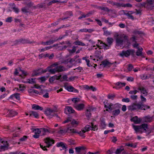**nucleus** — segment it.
<instances>
[{
    "label": "nucleus",
    "instance_id": "obj_1",
    "mask_svg": "<svg viewBox=\"0 0 154 154\" xmlns=\"http://www.w3.org/2000/svg\"><path fill=\"white\" fill-rule=\"evenodd\" d=\"M128 37L125 34H121L117 35L116 39V44L117 45L119 46L123 44L125 42L128 41Z\"/></svg>",
    "mask_w": 154,
    "mask_h": 154
},
{
    "label": "nucleus",
    "instance_id": "obj_2",
    "mask_svg": "<svg viewBox=\"0 0 154 154\" xmlns=\"http://www.w3.org/2000/svg\"><path fill=\"white\" fill-rule=\"evenodd\" d=\"M113 39L112 38L108 37L107 38L106 41L108 45L106 44L105 43H103L102 41H101L99 40H98V41L100 42V44H102V47L104 50H107L109 49L111 45L112 44L113 42Z\"/></svg>",
    "mask_w": 154,
    "mask_h": 154
},
{
    "label": "nucleus",
    "instance_id": "obj_3",
    "mask_svg": "<svg viewBox=\"0 0 154 154\" xmlns=\"http://www.w3.org/2000/svg\"><path fill=\"white\" fill-rule=\"evenodd\" d=\"M133 128L136 132H140L141 133H143L142 131V129H143L145 131H146V129L148 128V125L146 124H143L140 126L133 125Z\"/></svg>",
    "mask_w": 154,
    "mask_h": 154
},
{
    "label": "nucleus",
    "instance_id": "obj_4",
    "mask_svg": "<svg viewBox=\"0 0 154 154\" xmlns=\"http://www.w3.org/2000/svg\"><path fill=\"white\" fill-rule=\"evenodd\" d=\"M66 132L68 133H75L77 132L74 128L70 127H68L64 129H61L58 132L60 134H62Z\"/></svg>",
    "mask_w": 154,
    "mask_h": 154
},
{
    "label": "nucleus",
    "instance_id": "obj_5",
    "mask_svg": "<svg viewBox=\"0 0 154 154\" xmlns=\"http://www.w3.org/2000/svg\"><path fill=\"white\" fill-rule=\"evenodd\" d=\"M141 107L140 105V103H134L131 104L130 105L128 106V110L131 111L134 110H137L140 109Z\"/></svg>",
    "mask_w": 154,
    "mask_h": 154
},
{
    "label": "nucleus",
    "instance_id": "obj_6",
    "mask_svg": "<svg viewBox=\"0 0 154 154\" xmlns=\"http://www.w3.org/2000/svg\"><path fill=\"white\" fill-rule=\"evenodd\" d=\"M32 131L35 133V134H39L41 133H42L43 135H45V133L48 131L47 129L45 128H41L40 129L32 128L31 129Z\"/></svg>",
    "mask_w": 154,
    "mask_h": 154
},
{
    "label": "nucleus",
    "instance_id": "obj_7",
    "mask_svg": "<svg viewBox=\"0 0 154 154\" xmlns=\"http://www.w3.org/2000/svg\"><path fill=\"white\" fill-rule=\"evenodd\" d=\"M48 67H47L46 69L45 70H43L42 69H39L37 70L34 71L32 75L33 76H38L42 73H43L46 72L48 70Z\"/></svg>",
    "mask_w": 154,
    "mask_h": 154
},
{
    "label": "nucleus",
    "instance_id": "obj_8",
    "mask_svg": "<svg viewBox=\"0 0 154 154\" xmlns=\"http://www.w3.org/2000/svg\"><path fill=\"white\" fill-rule=\"evenodd\" d=\"M3 145H0V152L4 151L8 149L9 145L8 142L6 141H2L1 142Z\"/></svg>",
    "mask_w": 154,
    "mask_h": 154
},
{
    "label": "nucleus",
    "instance_id": "obj_9",
    "mask_svg": "<svg viewBox=\"0 0 154 154\" xmlns=\"http://www.w3.org/2000/svg\"><path fill=\"white\" fill-rule=\"evenodd\" d=\"M76 154H82L86 149L84 146H79L76 147L75 148Z\"/></svg>",
    "mask_w": 154,
    "mask_h": 154
},
{
    "label": "nucleus",
    "instance_id": "obj_10",
    "mask_svg": "<svg viewBox=\"0 0 154 154\" xmlns=\"http://www.w3.org/2000/svg\"><path fill=\"white\" fill-rule=\"evenodd\" d=\"M154 6L153 2L152 0H147L146 8L148 10H152Z\"/></svg>",
    "mask_w": 154,
    "mask_h": 154
},
{
    "label": "nucleus",
    "instance_id": "obj_11",
    "mask_svg": "<svg viewBox=\"0 0 154 154\" xmlns=\"http://www.w3.org/2000/svg\"><path fill=\"white\" fill-rule=\"evenodd\" d=\"M57 111V108L55 106L53 108H49V118H52L54 116V112Z\"/></svg>",
    "mask_w": 154,
    "mask_h": 154
},
{
    "label": "nucleus",
    "instance_id": "obj_12",
    "mask_svg": "<svg viewBox=\"0 0 154 154\" xmlns=\"http://www.w3.org/2000/svg\"><path fill=\"white\" fill-rule=\"evenodd\" d=\"M136 52V54L137 56L141 57H144V54L142 52L143 49L142 47L138 48Z\"/></svg>",
    "mask_w": 154,
    "mask_h": 154
},
{
    "label": "nucleus",
    "instance_id": "obj_13",
    "mask_svg": "<svg viewBox=\"0 0 154 154\" xmlns=\"http://www.w3.org/2000/svg\"><path fill=\"white\" fill-rule=\"evenodd\" d=\"M119 55L122 57L125 56L128 57L130 55L129 49L127 51H123L119 54Z\"/></svg>",
    "mask_w": 154,
    "mask_h": 154
},
{
    "label": "nucleus",
    "instance_id": "obj_14",
    "mask_svg": "<svg viewBox=\"0 0 154 154\" xmlns=\"http://www.w3.org/2000/svg\"><path fill=\"white\" fill-rule=\"evenodd\" d=\"M106 126V124L105 122V119L103 118L100 119V127L101 129H104Z\"/></svg>",
    "mask_w": 154,
    "mask_h": 154
},
{
    "label": "nucleus",
    "instance_id": "obj_15",
    "mask_svg": "<svg viewBox=\"0 0 154 154\" xmlns=\"http://www.w3.org/2000/svg\"><path fill=\"white\" fill-rule=\"evenodd\" d=\"M16 43L19 44L20 43H31L27 39H20L16 41Z\"/></svg>",
    "mask_w": 154,
    "mask_h": 154
},
{
    "label": "nucleus",
    "instance_id": "obj_16",
    "mask_svg": "<svg viewBox=\"0 0 154 154\" xmlns=\"http://www.w3.org/2000/svg\"><path fill=\"white\" fill-rule=\"evenodd\" d=\"M74 106L77 109L79 110H81L84 108V105L82 103L79 104L78 105L75 104Z\"/></svg>",
    "mask_w": 154,
    "mask_h": 154
},
{
    "label": "nucleus",
    "instance_id": "obj_17",
    "mask_svg": "<svg viewBox=\"0 0 154 154\" xmlns=\"http://www.w3.org/2000/svg\"><path fill=\"white\" fill-rule=\"evenodd\" d=\"M131 121L134 122L135 124H139L141 121L140 119H138V118L137 116L133 117L131 119Z\"/></svg>",
    "mask_w": 154,
    "mask_h": 154
},
{
    "label": "nucleus",
    "instance_id": "obj_18",
    "mask_svg": "<svg viewBox=\"0 0 154 154\" xmlns=\"http://www.w3.org/2000/svg\"><path fill=\"white\" fill-rule=\"evenodd\" d=\"M93 110V109L91 107H89L87 109L86 116L88 118H90L91 116V112Z\"/></svg>",
    "mask_w": 154,
    "mask_h": 154
},
{
    "label": "nucleus",
    "instance_id": "obj_19",
    "mask_svg": "<svg viewBox=\"0 0 154 154\" xmlns=\"http://www.w3.org/2000/svg\"><path fill=\"white\" fill-rule=\"evenodd\" d=\"M32 108L33 109L42 110L43 109V108L41 106H40L36 104H33L32 106Z\"/></svg>",
    "mask_w": 154,
    "mask_h": 154
},
{
    "label": "nucleus",
    "instance_id": "obj_20",
    "mask_svg": "<svg viewBox=\"0 0 154 154\" xmlns=\"http://www.w3.org/2000/svg\"><path fill=\"white\" fill-rule=\"evenodd\" d=\"M17 113L15 111L11 110L10 111L7 116L9 117H13L17 115Z\"/></svg>",
    "mask_w": 154,
    "mask_h": 154
},
{
    "label": "nucleus",
    "instance_id": "obj_21",
    "mask_svg": "<svg viewBox=\"0 0 154 154\" xmlns=\"http://www.w3.org/2000/svg\"><path fill=\"white\" fill-rule=\"evenodd\" d=\"M145 121L146 122H152L153 119V116L150 117L149 116H147L144 117Z\"/></svg>",
    "mask_w": 154,
    "mask_h": 154
},
{
    "label": "nucleus",
    "instance_id": "obj_22",
    "mask_svg": "<svg viewBox=\"0 0 154 154\" xmlns=\"http://www.w3.org/2000/svg\"><path fill=\"white\" fill-rule=\"evenodd\" d=\"M101 63L103 65L104 67H105L107 66H109L113 64V63H110L106 60H105L102 61L101 62Z\"/></svg>",
    "mask_w": 154,
    "mask_h": 154
},
{
    "label": "nucleus",
    "instance_id": "obj_23",
    "mask_svg": "<svg viewBox=\"0 0 154 154\" xmlns=\"http://www.w3.org/2000/svg\"><path fill=\"white\" fill-rule=\"evenodd\" d=\"M138 89L140 91L141 93L144 94L145 96H146L147 95V92L144 88L142 87H139L138 88Z\"/></svg>",
    "mask_w": 154,
    "mask_h": 154
},
{
    "label": "nucleus",
    "instance_id": "obj_24",
    "mask_svg": "<svg viewBox=\"0 0 154 154\" xmlns=\"http://www.w3.org/2000/svg\"><path fill=\"white\" fill-rule=\"evenodd\" d=\"M140 105L141 106V107H140V109L141 110H145L147 109L150 108V106L145 105L141 102L140 103Z\"/></svg>",
    "mask_w": 154,
    "mask_h": 154
},
{
    "label": "nucleus",
    "instance_id": "obj_25",
    "mask_svg": "<svg viewBox=\"0 0 154 154\" xmlns=\"http://www.w3.org/2000/svg\"><path fill=\"white\" fill-rule=\"evenodd\" d=\"M57 72H61L64 71L65 69L63 67L61 66H59L56 67Z\"/></svg>",
    "mask_w": 154,
    "mask_h": 154
},
{
    "label": "nucleus",
    "instance_id": "obj_26",
    "mask_svg": "<svg viewBox=\"0 0 154 154\" xmlns=\"http://www.w3.org/2000/svg\"><path fill=\"white\" fill-rule=\"evenodd\" d=\"M29 115L30 116H33L35 118H38L39 116L38 113L35 111H32L30 112Z\"/></svg>",
    "mask_w": 154,
    "mask_h": 154
},
{
    "label": "nucleus",
    "instance_id": "obj_27",
    "mask_svg": "<svg viewBox=\"0 0 154 154\" xmlns=\"http://www.w3.org/2000/svg\"><path fill=\"white\" fill-rule=\"evenodd\" d=\"M66 110L69 113H73L75 112V110L72 109V108L69 106H67L66 109Z\"/></svg>",
    "mask_w": 154,
    "mask_h": 154
},
{
    "label": "nucleus",
    "instance_id": "obj_28",
    "mask_svg": "<svg viewBox=\"0 0 154 154\" xmlns=\"http://www.w3.org/2000/svg\"><path fill=\"white\" fill-rule=\"evenodd\" d=\"M20 94H19L18 93H16L10 96V98H15L17 100H20Z\"/></svg>",
    "mask_w": 154,
    "mask_h": 154
},
{
    "label": "nucleus",
    "instance_id": "obj_29",
    "mask_svg": "<svg viewBox=\"0 0 154 154\" xmlns=\"http://www.w3.org/2000/svg\"><path fill=\"white\" fill-rule=\"evenodd\" d=\"M65 144H64L63 142H60L57 143V147H62L63 149H66L67 147H66Z\"/></svg>",
    "mask_w": 154,
    "mask_h": 154
},
{
    "label": "nucleus",
    "instance_id": "obj_30",
    "mask_svg": "<svg viewBox=\"0 0 154 154\" xmlns=\"http://www.w3.org/2000/svg\"><path fill=\"white\" fill-rule=\"evenodd\" d=\"M116 85L119 87V89L122 87L125 86L126 85V84L124 82L122 83L121 82H118L116 84Z\"/></svg>",
    "mask_w": 154,
    "mask_h": 154
},
{
    "label": "nucleus",
    "instance_id": "obj_31",
    "mask_svg": "<svg viewBox=\"0 0 154 154\" xmlns=\"http://www.w3.org/2000/svg\"><path fill=\"white\" fill-rule=\"evenodd\" d=\"M120 110L119 109H116L112 112V114L113 116H117L120 113Z\"/></svg>",
    "mask_w": 154,
    "mask_h": 154
},
{
    "label": "nucleus",
    "instance_id": "obj_32",
    "mask_svg": "<svg viewBox=\"0 0 154 154\" xmlns=\"http://www.w3.org/2000/svg\"><path fill=\"white\" fill-rule=\"evenodd\" d=\"M66 89L68 91L70 92H73L74 89V88L71 86H65Z\"/></svg>",
    "mask_w": 154,
    "mask_h": 154
},
{
    "label": "nucleus",
    "instance_id": "obj_33",
    "mask_svg": "<svg viewBox=\"0 0 154 154\" xmlns=\"http://www.w3.org/2000/svg\"><path fill=\"white\" fill-rule=\"evenodd\" d=\"M55 140L52 139L49 137V147L52 145L54 143Z\"/></svg>",
    "mask_w": 154,
    "mask_h": 154
},
{
    "label": "nucleus",
    "instance_id": "obj_34",
    "mask_svg": "<svg viewBox=\"0 0 154 154\" xmlns=\"http://www.w3.org/2000/svg\"><path fill=\"white\" fill-rule=\"evenodd\" d=\"M123 147V146H122L121 147V148L117 149L115 153L116 154H120L121 152L123 150H124V149L123 148H121Z\"/></svg>",
    "mask_w": 154,
    "mask_h": 154
},
{
    "label": "nucleus",
    "instance_id": "obj_35",
    "mask_svg": "<svg viewBox=\"0 0 154 154\" xmlns=\"http://www.w3.org/2000/svg\"><path fill=\"white\" fill-rule=\"evenodd\" d=\"M121 105L119 103H116L112 107V109H119L121 108Z\"/></svg>",
    "mask_w": 154,
    "mask_h": 154
},
{
    "label": "nucleus",
    "instance_id": "obj_36",
    "mask_svg": "<svg viewBox=\"0 0 154 154\" xmlns=\"http://www.w3.org/2000/svg\"><path fill=\"white\" fill-rule=\"evenodd\" d=\"M93 129V127H92V126L87 125L85 127V129L86 131V132L87 131H89L90 130H92V129Z\"/></svg>",
    "mask_w": 154,
    "mask_h": 154
},
{
    "label": "nucleus",
    "instance_id": "obj_37",
    "mask_svg": "<svg viewBox=\"0 0 154 154\" xmlns=\"http://www.w3.org/2000/svg\"><path fill=\"white\" fill-rule=\"evenodd\" d=\"M104 107L106 108H108L111 111L112 110V108H111L110 106L109 103H107V102L105 103V102H104Z\"/></svg>",
    "mask_w": 154,
    "mask_h": 154
},
{
    "label": "nucleus",
    "instance_id": "obj_38",
    "mask_svg": "<svg viewBox=\"0 0 154 154\" xmlns=\"http://www.w3.org/2000/svg\"><path fill=\"white\" fill-rule=\"evenodd\" d=\"M76 132H76V133H78L81 137H85L84 133L86 132V131H85V130H82V131H80L79 132H78L77 131Z\"/></svg>",
    "mask_w": 154,
    "mask_h": 154
},
{
    "label": "nucleus",
    "instance_id": "obj_39",
    "mask_svg": "<svg viewBox=\"0 0 154 154\" xmlns=\"http://www.w3.org/2000/svg\"><path fill=\"white\" fill-rule=\"evenodd\" d=\"M11 9L13 10L16 13H18L19 11V9L14 5L11 8Z\"/></svg>",
    "mask_w": 154,
    "mask_h": 154
},
{
    "label": "nucleus",
    "instance_id": "obj_40",
    "mask_svg": "<svg viewBox=\"0 0 154 154\" xmlns=\"http://www.w3.org/2000/svg\"><path fill=\"white\" fill-rule=\"evenodd\" d=\"M61 76H58V77H55L53 76L49 79V81L50 83H52L54 80L57 79V77H61Z\"/></svg>",
    "mask_w": 154,
    "mask_h": 154
},
{
    "label": "nucleus",
    "instance_id": "obj_41",
    "mask_svg": "<svg viewBox=\"0 0 154 154\" xmlns=\"http://www.w3.org/2000/svg\"><path fill=\"white\" fill-rule=\"evenodd\" d=\"M75 44L76 45L85 46V45L84 43L80 41H76L75 42Z\"/></svg>",
    "mask_w": 154,
    "mask_h": 154
},
{
    "label": "nucleus",
    "instance_id": "obj_42",
    "mask_svg": "<svg viewBox=\"0 0 154 154\" xmlns=\"http://www.w3.org/2000/svg\"><path fill=\"white\" fill-rule=\"evenodd\" d=\"M72 101L76 104L77 102H79L80 101L79 98H73L72 99Z\"/></svg>",
    "mask_w": 154,
    "mask_h": 154
},
{
    "label": "nucleus",
    "instance_id": "obj_43",
    "mask_svg": "<svg viewBox=\"0 0 154 154\" xmlns=\"http://www.w3.org/2000/svg\"><path fill=\"white\" fill-rule=\"evenodd\" d=\"M35 79L33 78L29 79H28V82L30 84H33L35 83Z\"/></svg>",
    "mask_w": 154,
    "mask_h": 154
},
{
    "label": "nucleus",
    "instance_id": "obj_44",
    "mask_svg": "<svg viewBox=\"0 0 154 154\" xmlns=\"http://www.w3.org/2000/svg\"><path fill=\"white\" fill-rule=\"evenodd\" d=\"M49 72L52 74H54L55 72H57L56 67L53 69H49Z\"/></svg>",
    "mask_w": 154,
    "mask_h": 154
},
{
    "label": "nucleus",
    "instance_id": "obj_45",
    "mask_svg": "<svg viewBox=\"0 0 154 154\" xmlns=\"http://www.w3.org/2000/svg\"><path fill=\"white\" fill-rule=\"evenodd\" d=\"M59 1L55 0H49V5H52L53 3H54L58 2Z\"/></svg>",
    "mask_w": 154,
    "mask_h": 154
},
{
    "label": "nucleus",
    "instance_id": "obj_46",
    "mask_svg": "<svg viewBox=\"0 0 154 154\" xmlns=\"http://www.w3.org/2000/svg\"><path fill=\"white\" fill-rule=\"evenodd\" d=\"M115 97V95L114 94H112L111 95H108L107 96V97L108 98L113 100L114 99V98Z\"/></svg>",
    "mask_w": 154,
    "mask_h": 154
},
{
    "label": "nucleus",
    "instance_id": "obj_47",
    "mask_svg": "<svg viewBox=\"0 0 154 154\" xmlns=\"http://www.w3.org/2000/svg\"><path fill=\"white\" fill-rule=\"evenodd\" d=\"M91 125L92 126V127H93V129H92V130H94V131H95V130H97L98 128L97 125H94V124L92 123H91Z\"/></svg>",
    "mask_w": 154,
    "mask_h": 154
},
{
    "label": "nucleus",
    "instance_id": "obj_48",
    "mask_svg": "<svg viewBox=\"0 0 154 154\" xmlns=\"http://www.w3.org/2000/svg\"><path fill=\"white\" fill-rule=\"evenodd\" d=\"M132 46L134 48H136L137 49H138V48H141L139 46V44L137 43L136 42H135V43L132 45Z\"/></svg>",
    "mask_w": 154,
    "mask_h": 154
},
{
    "label": "nucleus",
    "instance_id": "obj_49",
    "mask_svg": "<svg viewBox=\"0 0 154 154\" xmlns=\"http://www.w3.org/2000/svg\"><path fill=\"white\" fill-rule=\"evenodd\" d=\"M138 92V91H137L136 90H134L133 91H129V94L133 95L136 94Z\"/></svg>",
    "mask_w": 154,
    "mask_h": 154
},
{
    "label": "nucleus",
    "instance_id": "obj_50",
    "mask_svg": "<svg viewBox=\"0 0 154 154\" xmlns=\"http://www.w3.org/2000/svg\"><path fill=\"white\" fill-rule=\"evenodd\" d=\"M125 145L127 146H130L131 147H133V148H135L137 146L136 145H133L132 143L130 144V143H125Z\"/></svg>",
    "mask_w": 154,
    "mask_h": 154
},
{
    "label": "nucleus",
    "instance_id": "obj_51",
    "mask_svg": "<svg viewBox=\"0 0 154 154\" xmlns=\"http://www.w3.org/2000/svg\"><path fill=\"white\" fill-rule=\"evenodd\" d=\"M57 41V40H56V38H54L53 39H51L49 41V45L52 44L54 42Z\"/></svg>",
    "mask_w": 154,
    "mask_h": 154
},
{
    "label": "nucleus",
    "instance_id": "obj_52",
    "mask_svg": "<svg viewBox=\"0 0 154 154\" xmlns=\"http://www.w3.org/2000/svg\"><path fill=\"white\" fill-rule=\"evenodd\" d=\"M28 9L26 7L23 8L21 9L22 11L25 13H28Z\"/></svg>",
    "mask_w": 154,
    "mask_h": 154
},
{
    "label": "nucleus",
    "instance_id": "obj_53",
    "mask_svg": "<svg viewBox=\"0 0 154 154\" xmlns=\"http://www.w3.org/2000/svg\"><path fill=\"white\" fill-rule=\"evenodd\" d=\"M133 68V66L132 64H130L128 65V69L129 71H131Z\"/></svg>",
    "mask_w": 154,
    "mask_h": 154
},
{
    "label": "nucleus",
    "instance_id": "obj_54",
    "mask_svg": "<svg viewBox=\"0 0 154 154\" xmlns=\"http://www.w3.org/2000/svg\"><path fill=\"white\" fill-rule=\"evenodd\" d=\"M123 3H120L116 2V6L117 8H120V7H123Z\"/></svg>",
    "mask_w": 154,
    "mask_h": 154
},
{
    "label": "nucleus",
    "instance_id": "obj_55",
    "mask_svg": "<svg viewBox=\"0 0 154 154\" xmlns=\"http://www.w3.org/2000/svg\"><path fill=\"white\" fill-rule=\"evenodd\" d=\"M39 57L40 58H42L43 57H48V54H41L39 55Z\"/></svg>",
    "mask_w": 154,
    "mask_h": 154
},
{
    "label": "nucleus",
    "instance_id": "obj_56",
    "mask_svg": "<svg viewBox=\"0 0 154 154\" xmlns=\"http://www.w3.org/2000/svg\"><path fill=\"white\" fill-rule=\"evenodd\" d=\"M132 7V5L130 3H128L126 4H123V7Z\"/></svg>",
    "mask_w": 154,
    "mask_h": 154
},
{
    "label": "nucleus",
    "instance_id": "obj_57",
    "mask_svg": "<svg viewBox=\"0 0 154 154\" xmlns=\"http://www.w3.org/2000/svg\"><path fill=\"white\" fill-rule=\"evenodd\" d=\"M28 138V137L26 136H24L23 137L21 138L20 140L21 141H26L27 138Z\"/></svg>",
    "mask_w": 154,
    "mask_h": 154
},
{
    "label": "nucleus",
    "instance_id": "obj_58",
    "mask_svg": "<svg viewBox=\"0 0 154 154\" xmlns=\"http://www.w3.org/2000/svg\"><path fill=\"white\" fill-rule=\"evenodd\" d=\"M38 79L40 80L41 82H44L46 80V78L45 77L43 76L38 78Z\"/></svg>",
    "mask_w": 154,
    "mask_h": 154
},
{
    "label": "nucleus",
    "instance_id": "obj_59",
    "mask_svg": "<svg viewBox=\"0 0 154 154\" xmlns=\"http://www.w3.org/2000/svg\"><path fill=\"white\" fill-rule=\"evenodd\" d=\"M129 52H130V55H131L133 56H134V53L135 52V51L134 50L129 49Z\"/></svg>",
    "mask_w": 154,
    "mask_h": 154
},
{
    "label": "nucleus",
    "instance_id": "obj_60",
    "mask_svg": "<svg viewBox=\"0 0 154 154\" xmlns=\"http://www.w3.org/2000/svg\"><path fill=\"white\" fill-rule=\"evenodd\" d=\"M130 97L133 100H136L137 98V96L136 95H131V96Z\"/></svg>",
    "mask_w": 154,
    "mask_h": 154
},
{
    "label": "nucleus",
    "instance_id": "obj_61",
    "mask_svg": "<svg viewBox=\"0 0 154 154\" xmlns=\"http://www.w3.org/2000/svg\"><path fill=\"white\" fill-rule=\"evenodd\" d=\"M122 101L123 102H129L130 101V100L129 98H123L122 100Z\"/></svg>",
    "mask_w": 154,
    "mask_h": 154
},
{
    "label": "nucleus",
    "instance_id": "obj_62",
    "mask_svg": "<svg viewBox=\"0 0 154 154\" xmlns=\"http://www.w3.org/2000/svg\"><path fill=\"white\" fill-rule=\"evenodd\" d=\"M140 98L141 101L143 102H146V98L144 97L142 95H140Z\"/></svg>",
    "mask_w": 154,
    "mask_h": 154
},
{
    "label": "nucleus",
    "instance_id": "obj_63",
    "mask_svg": "<svg viewBox=\"0 0 154 154\" xmlns=\"http://www.w3.org/2000/svg\"><path fill=\"white\" fill-rule=\"evenodd\" d=\"M102 10H103L105 11L108 12L109 11V8L107 7H103L102 9Z\"/></svg>",
    "mask_w": 154,
    "mask_h": 154
},
{
    "label": "nucleus",
    "instance_id": "obj_64",
    "mask_svg": "<svg viewBox=\"0 0 154 154\" xmlns=\"http://www.w3.org/2000/svg\"><path fill=\"white\" fill-rule=\"evenodd\" d=\"M110 34V32L107 30L104 31V35L106 36L109 35Z\"/></svg>",
    "mask_w": 154,
    "mask_h": 154
}]
</instances>
